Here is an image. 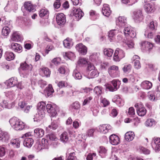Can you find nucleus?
<instances>
[{"label":"nucleus","instance_id":"25","mask_svg":"<svg viewBox=\"0 0 160 160\" xmlns=\"http://www.w3.org/2000/svg\"><path fill=\"white\" fill-rule=\"evenodd\" d=\"M34 142L33 139L30 138H26L23 141V145L28 148H30Z\"/></svg>","mask_w":160,"mask_h":160},{"label":"nucleus","instance_id":"31","mask_svg":"<svg viewBox=\"0 0 160 160\" xmlns=\"http://www.w3.org/2000/svg\"><path fill=\"white\" fill-rule=\"evenodd\" d=\"M0 104L2 107L8 109L11 108L14 105V103L12 102L9 103L8 101L6 100L3 101Z\"/></svg>","mask_w":160,"mask_h":160},{"label":"nucleus","instance_id":"5","mask_svg":"<svg viewBox=\"0 0 160 160\" xmlns=\"http://www.w3.org/2000/svg\"><path fill=\"white\" fill-rule=\"evenodd\" d=\"M134 106L137 108V113L140 116H144L147 112V110L141 103L135 104Z\"/></svg>","mask_w":160,"mask_h":160},{"label":"nucleus","instance_id":"51","mask_svg":"<svg viewBox=\"0 0 160 160\" xmlns=\"http://www.w3.org/2000/svg\"><path fill=\"white\" fill-rule=\"evenodd\" d=\"M9 28L7 26L4 27L2 30V34L4 36H8L10 32Z\"/></svg>","mask_w":160,"mask_h":160},{"label":"nucleus","instance_id":"11","mask_svg":"<svg viewBox=\"0 0 160 160\" xmlns=\"http://www.w3.org/2000/svg\"><path fill=\"white\" fill-rule=\"evenodd\" d=\"M76 48L77 50L82 54L85 55L87 53V48L82 43H79L77 45Z\"/></svg>","mask_w":160,"mask_h":160},{"label":"nucleus","instance_id":"60","mask_svg":"<svg viewBox=\"0 0 160 160\" xmlns=\"http://www.w3.org/2000/svg\"><path fill=\"white\" fill-rule=\"evenodd\" d=\"M134 68L137 69H138L141 68V65L139 60H136L134 63Z\"/></svg>","mask_w":160,"mask_h":160},{"label":"nucleus","instance_id":"50","mask_svg":"<svg viewBox=\"0 0 160 160\" xmlns=\"http://www.w3.org/2000/svg\"><path fill=\"white\" fill-rule=\"evenodd\" d=\"M155 92L154 91H150L148 92V96L149 100L152 101H154L155 100Z\"/></svg>","mask_w":160,"mask_h":160},{"label":"nucleus","instance_id":"61","mask_svg":"<svg viewBox=\"0 0 160 160\" xmlns=\"http://www.w3.org/2000/svg\"><path fill=\"white\" fill-rule=\"evenodd\" d=\"M92 89L90 88L86 87L81 88L80 90L81 92H84L86 93H90L92 91Z\"/></svg>","mask_w":160,"mask_h":160},{"label":"nucleus","instance_id":"21","mask_svg":"<svg viewBox=\"0 0 160 160\" xmlns=\"http://www.w3.org/2000/svg\"><path fill=\"white\" fill-rule=\"evenodd\" d=\"M144 10L147 13H151L153 12L155 10L153 5L150 3H147L145 5Z\"/></svg>","mask_w":160,"mask_h":160},{"label":"nucleus","instance_id":"46","mask_svg":"<svg viewBox=\"0 0 160 160\" xmlns=\"http://www.w3.org/2000/svg\"><path fill=\"white\" fill-rule=\"evenodd\" d=\"M113 52V50L110 48H106L104 49L103 51L104 54L108 57H111Z\"/></svg>","mask_w":160,"mask_h":160},{"label":"nucleus","instance_id":"14","mask_svg":"<svg viewBox=\"0 0 160 160\" xmlns=\"http://www.w3.org/2000/svg\"><path fill=\"white\" fill-rule=\"evenodd\" d=\"M112 101L119 107L122 106L124 104L123 100L118 95H115L112 99Z\"/></svg>","mask_w":160,"mask_h":160},{"label":"nucleus","instance_id":"45","mask_svg":"<svg viewBox=\"0 0 160 160\" xmlns=\"http://www.w3.org/2000/svg\"><path fill=\"white\" fill-rule=\"evenodd\" d=\"M72 76L75 79H80L82 77L81 74L76 69L74 70Z\"/></svg>","mask_w":160,"mask_h":160},{"label":"nucleus","instance_id":"43","mask_svg":"<svg viewBox=\"0 0 160 160\" xmlns=\"http://www.w3.org/2000/svg\"><path fill=\"white\" fill-rule=\"evenodd\" d=\"M5 57L7 60L10 61L14 59V55L12 52H7L5 54Z\"/></svg>","mask_w":160,"mask_h":160},{"label":"nucleus","instance_id":"53","mask_svg":"<svg viewBox=\"0 0 160 160\" xmlns=\"http://www.w3.org/2000/svg\"><path fill=\"white\" fill-rule=\"evenodd\" d=\"M44 149H48V143L47 140L44 138H43L40 143Z\"/></svg>","mask_w":160,"mask_h":160},{"label":"nucleus","instance_id":"32","mask_svg":"<svg viewBox=\"0 0 160 160\" xmlns=\"http://www.w3.org/2000/svg\"><path fill=\"white\" fill-rule=\"evenodd\" d=\"M44 116V112L38 111V113H36L33 118L34 121L38 122L42 120Z\"/></svg>","mask_w":160,"mask_h":160},{"label":"nucleus","instance_id":"36","mask_svg":"<svg viewBox=\"0 0 160 160\" xmlns=\"http://www.w3.org/2000/svg\"><path fill=\"white\" fill-rule=\"evenodd\" d=\"M34 132L36 136L39 138L42 137L44 133V131L43 129L40 128H37L35 129Z\"/></svg>","mask_w":160,"mask_h":160},{"label":"nucleus","instance_id":"34","mask_svg":"<svg viewBox=\"0 0 160 160\" xmlns=\"http://www.w3.org/2000/svg\"><path fill=\"white\" fill-rule=\"evenodd\" d=\"M92 96H89L88 94L86 95L84 98V100L82 102V106H84L89 103L92 100Z\"/></svg>","mask_w":160,"mask_h":160},{"label":"nucleus","instance_id":"15","mask_svg":"<svg viewBox=\"0 0 160 160\" xmlns=\"http://www.w3.org/2000/svg\"><path fill=\"white\" fill-rule=\"evenodd\" d=\"M24 7L27 11L29 12H33L35 11V6L29 2H25Z\"/></svg>","mask_w":160,"mask_h":160},{"label":"nucleus","instance_id":"56","mask_svg":"<svg viewBox=\"0 0 160 160\" xmlns=\"http://www.w3.org/2000/svg\"><path fill=\"white\" fill-rule=\"evenodd\" d=\"M94 91L97 95H100L102 93V88L98 86L94 88Z\"/></svg>","mask_w":160,"mask_h":160},{"label":"nucleus","instance_id":"59","mask_svg":"<svg viewBox=\"0 0 160 160\" xmlns=\"http://www.w3.org/2000/svg\"><path fill=\"white\" fill-rule=\"evenodd\" d=\"M54 49V46L51 45H48L47 46L45 49V52L47 54H48L49 52Z\"/></svg>","mask_w":160,"mask_h":160},{"label":"nucleus","instance_id":"39","mask_svg":"<svg viewBox=\"0 0 160 160\" xmlns=\"http://www.w3.org/2000/svg\"><path fill=\"white\" fill-rule=\"evenodd\" d=\"M158 24L156 21H152L148 25V28L147 29L150 30H156Z\"/></svg>","mask_w":160,"mask_h":160},{"label":"nucleus","instance_id":"37","mask_svg":"<svg viewBox=\"0 0 160 160\" xmlns=\"http://www.w3.org/2000/svg\"><path fill=\"white\" fill-rule=\"evenodd\" d=\"M118 32V30L114 29L110 30L108 32V36L111 42L114 39L115 35Z\"/></svg>","mask_w":160,"mask_h":160},{"label":"nucleus","instance_id":"33","mask_svg":"<svg viewBox=\"0 0 160 160\" xmlns=\"http://www.w3.org/2000/svg\"><path fill=\"white\" fill-rule=\"evenodd\" d=\"M54 91L51 84H49L48 88H46L44 91V92L48 97L50 96L54 92Z\"/></svg>","mask_w":160,"mask_h":160},{"label":"nucleus","instance_id":"26","mask_svg":"<svg viewBox=\"0 0 160 160\" xmlns=\"http://www.w3.org/2000/svg\"><path fill=\"white\" fill-rule=\"evenodd\" d=\"M9 138L8 133L4 131H0V140L6 142Z\"/></svg>","mask_w":160,"mask_h":160},{"label":"nucleus","instance_id":"40","mask_svg":"<svg viewBox=\"0 0 160 160\" xmlns=\"http://www.w3.org/2000/svg\"><path fill=\"white\" fill-rule=\"evenodd\" d=\"M99 152L100 155L102 158H105L107 155V150L103 147H100Z\"/></svg>","mask_w":160,"mask_h":160},{"label":"nucleus","instance_id":"12","mask_svg":"<svg viewBox=\"0 0 160 160\" xmlns=\"http://www.w3.org/2000/svg\"><path fill=\"white\" fill-rule=\"evenodd\" d=\"M73 10V15L76 18L77 20H79L83 16L84 13L79 8H74Z\"/></svg>","mask_w":160,"mask_h":160},{"label":"nucleus","instance_id":"30","mask_svg":"<svg viewBox=\"0 0 160 160\" xmlns=\"http://www.w3.org/2000/svg\"><path fill=\"white\" fill-rule=\"evenodd\" d=\"M58 126V120H53L51 124L48 126V127L46 128V130H48V128L49 130L50 129H52L54 130L56 129Z\"/></svg>","mask_w":160,"mask_h":160},{"label":"nucleus","instance_id":"54","mask_svg":"<svg viewBox=\"0 0 160 160\" xmlns=\"http://www.w3.org/2000/svg\"><path fill=\"white\" fill-rule=\"evenodd\" d=\"M88 63V61L85 58H80L78 62V64L80 66H82Z\"/></svg>","mask_w":160,"mask_h":160},{"label":"nucleus","instance_id":"52","mask_svg":"<svg viewBox=\"0 0 160 160\" xmlns=\"http://www.w3.org/2000/svg\"><path fill=\"white\" fill-rule=\"evenodd\" d=\"M144 35L146 37L149 38H152L153 37L154 34L150 30L147 29L145 31Z\"/></svg>","mask_w":160,"mask_h":160},{"label":"nucleus","instance_id":"27","mask_svg":"<svg viewBox=\"0 0 160 160\" xmlns=\"http://www.w3.org/2000/svg\"><path fill=\"white\" fill-rule=\"evenodd\" d=\"M134 133L132 131H129L127 132L125 135V139L128 142L132 141L134 139Z\"/></svg>","mask_w":160,"mask_h":160},{"label":"nucleus","instance_id":"62","mask_svg":"<svg viewBox=\"0 0 160 160\" xmlns=\"http://www.w3.org/2000/svg\"><path fill=\"white\" fill-rule=\"evenodd\" d=\"M132 30V28L130 26H128L125 28L124 30V33L125 35L127 36H128V34Z\"/></svg>","mask_w":160,"mask_h":160},{"label":"nucleus","instance_id":"18","mask_svg":"<svg viewBox=\"0 0 160 160\" xmlns=\"http://www.w3.org/2000/svg\"><path fill=\"white\" fill-rule=\"evenodd\" d=\"M111 128V126L109 124H104L99 126V131L103 134H105L108 132Z\"/></svg>","mask_w":160,"mask_h":160},{"label":"nucleus","instance_id":"8","mask_svg":"<svg viewBox=\"0 0 160 160\" xmlns=\"http://www.w3.org/2000/svg\"><path fill=\"white\" fill-rule=\"evenodd\" d=\"M152 146L156 152H158L160 151V138H154L152 142Z\"/></svg>","mask_w":160,"mask_h":160},{"label":"nucleus","instance_id":"42","mask_svg":"<svg viewBox=\"0 0 160 160\" xmlns=\"http://www.w3.org/2000/svg\"><path fill=\"white\" fill-rule=\"evenodd\" d=\"M60 140L63 142H67L68 140L69 137L66 132H64L60 136Z\"/></svg>","mask_w":160,"mask_h":160},{"label":"nucleus","instance_id":"10","mask_svg":"<svg viewBox=\"0 0 160 160\" xmlns=\"http://www.w3.org/2000/svg\"><path fill=\"white\" fill-rule=\"evenodd\" d=\"M56 20L57 23L59 25H64L66 21L65 16L63 13L58 14L56 16Z\"/></svg>","mask_w":160,"mask_h":160},{"label":"nucleus","instance_id":"57","mask_svg":"<svg viewBox=\"0 0 160 160\" xmlns=\"http://www.w3.org/2000/svg\"><path fill=\"white\" fill-rule=\"evenodd\" d=\"M98 54L94 53L90 56V59L94 62L98 59Z\"/></svg>","mask_w":160,"mask_h":160},{"label":"nucleus","instance_id":"4","mask_svg":"<svg viewBox=\"0 0 160 160\" xmlns=\"http://www.w3.org/2000/svg\"><path fill=\"white\" fill-rule=\"evenodd\" d=\"M125 56L124 51L119 48L115 50L114 54L113 60L115 62H119Z\"/></svg>","mask_w":160,"mask_h":160},{"label":"nucleus","instance_id":"2","mask_svg":"<svg viewBox=\"0 0 160 160\" xmlns=\"http://www.w3.org/2000/svg\"><path fill=\"white\" fill-rule=\"evenodd\" d=\"M20 68L22 71L20 73L21 76L23 78H25L29 72L31 71L33 66L31 64H28L25 62L21 64Z\"/></svg>","mask_w":160,"mask_h":160},{"label":"nucleus","instance_id":"64","mask_svg":"<svg viewBox=\"0 0 160 160\" xmlns=\"http://www.w3.org/2000/svg\"><path fill=\"white\" fill-rule=\"evenodd\" d=\"M75 153L74 152H70L68 157L67 160H75L76 158Z\"/></svg>","mask_w":160,"mask_h":160},{"label":"nucleus","instance_id":"55","mask_svg":"<svg viewBox=\"0 0 160 160\" xmlns=\"http://www.w3.org/2000/svg\"><path fill=\"white\" fill-rule=\"evenodd\" d=\"M80 107V105L78 102H74L71 106V108L72 109L77 110L79 109Z\"/></svg>","mask_w":160,"mask_h":160},{"label":"nucleus","instance_id":"44","mask_svg":"<svg viewBox=\"0 0 160 160\" xmlns=\"http://www.w3.org/2000/svg\"><path fill=\"white\" fill-rule=\"evenodd\" d=\"M49 15L48 11L46 9H42L39 12V15L40 17H47Z\"/></svg>","mask_w":160,"mask_h":160},{"label":"nucleus","instance_id":"1","mask_svg":"<svg viewBox=\"0 0 160 160\" xmlns=\"http://www.w3.org/2000/svg\"><path fill=\"white\" fill-rule=\"evenodd\" d=\"M9 122L12 128L16 130H22L24 128L23 122L16 117L11 118Z\"/></svg>","mask_w":160,"mask_h":160},{"label":"nucleus","instance_id":"58","mask_svg":"<svg viewBox=\"0 0 160 160\" xmlns=\"http://www.w3.org/2000/svg\"><path fill=\"white\" fill-rule=\"evenodd\" d=\"M60 58L58 57L54 58L51 60V62L55 65L57 66L60 64Z\"/></svg>","mask_w":160,"mask_h":160},{"label":"nucleus","instance_id":"38","mask_svg":"<svg viewBox=\"0 0 160 160\" xmlns=\"http://www.w3.org/2000/svg\"><path fill=\"white\" fill-rule=\"evenodd\" d=\"M156 122L152 119L149 118L146 120L145 123L146 126L149 127L154 126L156 124Z\"/></svg>","mask_w":160,"mask_h":160},{"label":"nucleus","instance_id":"23","mask_svg":"<svg viewBox=\"0 0 160 160\" xmlns=\"http://www.w3.org/2000/svg\"><path fill=\"white\" fill-rule=\"evenodd\" d=\"M140 86L144 89H148L152 87V83L148 81H144L141 82Z\"/></svg>","mask_w":160,"mask_h":160},{"label":"nucleus","instance_id":"49","mask_svg":"<svg viewBox=\"0 0 160 160\" xmlns=\"http://www.w3.org/2000/svg\"><path fill=\"white\" fill-rule=\"evenodd\" d=\"M64 56L65 57V58H66L72 60H73L75 57L74 53L70 52H66Z\"/></svg>","mask_w":160,"mask_h":160},{"label":"nucleus","instance_id":"20","mask_svg":"<svg viewBox=\"0 0 160 160\" xmlns=\"http://www.w3.org/2000/svg\"><path fill=\"white\" fill-rule=\"evenodd\" d=\"M46 109L48 113L50 114L51 116H55L57 113L54 107L50 104H48L46 106Z\"/></svg>","mask_w":160,"mask_h":160},{"label":"nucleus","instance_id":"9","mask_svg":"<svg viewBox=\"0 0 160 160\" xmlns=\"http://www.w3.org/2000/svg\"><path fill=\"white\" fill-rule=\"evenodd\" d=\"M143 16L142 10L141 9L137 10L133 12V19L136 22H139L143 19Z\"/></svg>","mask_w":160,"mask_h":160},{"label":"nucleus","instance_id":"19","mask_svg":"<svg viewBox=\"0 0 160 160\" xmlns=\"http://www.w3.org/2000/svg\"><path fill=\"white\" fill-rule=\"evenodd\" d=\"M102 12L103 15L106 17H108L110 15L111 11L108 4H103L102 9Z\"/></svg>","mask_w":160,"mask_h":160},{"label":"nucleus","instance_id":"48","mask_svg":"<svg viewBox=\"0 0 160 160\" xmlns=\"http://www.w3.org/2000/svg\"><path fill=\"white\" fill-rule=\"evenodd\" d=\"M99 74V72L97 69H95L89 72V78H93L97 77Z\"/></svg>","mask_w":160,"mask_h":160},{"label":"nucleus","instance_id":"63","mask_svg":"<svg viewBox=\"0 0 160 160\" xmlns=\"http://www.w3.org/2000/svg\"><path fill=\"white\" fill-rule=\"evenodd\" d=\"M58 71L60 73L65 74L66 72V68L64 66H62L59 68Z\"/></svg>","mask_w":160,"mask_h":160},{"label":"nucleus","instance_id":"3","mask_svg":"<svg viewBox=\"0 0 160 160\" xmlns=\"http://www.w3.org/2000/svg\"><path fill=\"white\" fill-rule=\"evenodd\" d=\"M17 83L18 80L17 78H12L3 83L1 88H9L17 85Z\"/></svg>","mask_w":160,"mask_h":160},{"label":"nucleus","instance_id":"29","mask_svg":"<svg viewBox=\"0 0 160 160\" xmlns=\"http://www.w3.org/2000/svg\"><path fill=\"white\" fill-rule=\"evenodd\" d=\"M20 139L19 138L12 139L11 140V144L14 148H18L20 147Z\"/></svg>","mask_w":160,"mask_h":160},{"label":"nucleus","instance_id":"17","mask_svg":"<svg viewBox=\"0 0 160 160\" xmlns=\"http://www.w3.org/2000/svg\"><path fill=\"white\" fill-rule=\"evenodd\" d=\"M120 141L118 137L115 134H112L109 137V141L110 143L113 145L118 144Z\"/></svg>","mask_w":160,"mask_h":160},{"label":"nucleus","instance_id":"22","mask_svg":"<svg viewBox=\"0 0 160 160\" xmlns=\"http://www.w3.org/2000/svg\"><path fill=\"white\" fill-rule=\"evenodd\" d=\"M11 48L15 52L18 53L21 52L22 50V47L20 44L16 43H12L11 45Z\"/></svg>","mask_w":160,"mask_h":160},{"label":"nucleus","instance_id":"6","mask_svg":"<svg viewBox=\"0 0 160 160\" xmlns=\"http://www.w3.org/2000/svg\"><path fill=\"white\" fill-rule=\"evenodd\" d=\"M116 22L117 26L120 28H123L127 23L126 18L123 16H119L116 18Z\"/></svg>","mask_w":160,"mask_h":160},{"label":"nucleus","instance_id":"28","mask_svg":"<svg viewBox=\"0 0 160 160\" xmlns=\"http://www.w3.org/2000/svg\"><path fill=\"white\" fill-rule=\"evenodd\" d=\"M40 72L42 76L48 77L50 76L51 72L47 68H43L40 69Z\"/></svg>","mask_w":160,"mask_h":160},{"label":"nucleus","instance_id":"13","mask_svg":"<svg viewBox=\"0 0 160 160\" xmlns=\"http://www.w3.org/2000/svg\"><path fill=\"white\" fill-rule=\"evenodd\" d=\"M22 40V38L20 34L18 32H15L12 34L10 41L18 42L21 41Z\"/></svg>","mask_w":160,"mask_h":160},{"label":"nucleus","instance_id":"41","mask_svg":"<svg viewBox=\"0 0 160 160\" xmlns=\"http://www.w3.org/2000/svg\"><path fill=\"white\" fill-rule=\"evenodd\" d=\"M45 103L43 102H41L38 103L37 108L39 111H40V112H44L43 111L45 109Z\"/></svg>","mask_w":160,"mask_h":160},{"label":"nucleus","instance_id":"16","mask_svg":"<svg viewBox=\"0 0 160 160\" xmlns=\"http://www.w3.org/2000/svg\"><path fill=\"white\" fill-rule=\"evenodd\" d=\"M142 49L147 51H149L152 49L153 45L152 43L148 41H144L142 43Z\"/></svg>","mask_w":160,"mask_h":160},{"label":"nucleus","instance_id":"35","mask_svg":"<svg viewBox=\"0 0 160 160\" xmlns=\"http://www.w3.org/2000/svg\"><path fill=\"white\" fill-rule=\"evenodd\" d=\"M132 66L130 64L125 63L123 65L122 70L125 73H128L130 72L132 69Z\"/></svg>","mask_w":160,"mask_h":160},{"label":"nucleus","instance_id":"7","mask_svg":"<svg viewBox=\"0 0 160 160\" xmlns=\"http://www.w3.org/2000/svg\"><path fill=\"white\" fill-rule=\"evenodd\" d=\"M119 71L118 66L113 65L110 66L108 69L109 75L112 78L117 77L118 75L116 72Z\"/></svg>","mask_w":160,"mask_h":160},{"label":"nucleus","instance_id":"24","mask_svg":"<svg viewBox=\"0 0 160 160\" xmlns=\"http://www.w3.org/2000/svg\"><path fill=\"white\" fill-rule=\"evenodd\" d=\"M63 44L65 48H70L73 45L72 39L69 38H67L63 41Z\"/></svg>","mask_w":160,"mask_h":160},{"label":"nucleus","instance_id":"47","mask_svg":"<svg viewBox=\"0 0 160 160\" xmlns=\"http://www.w3.org/2000/svg\"><path fill=\"white\" fill-rule=\"evenodd\" d=\"M100 102L101 106L104 107H107L110 104L109 102L104 98H100Z\"/></svg>","mask_w":160,"mask_h":160}]
</instances>
